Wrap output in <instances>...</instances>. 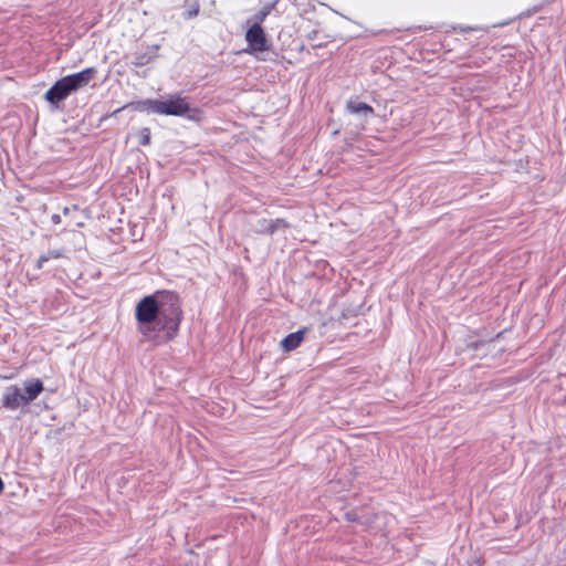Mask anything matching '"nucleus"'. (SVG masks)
Returning <instances> with one entry per match:
<instances>
[{
  "label": "nucleus",
  "mask_w": 566,
  "mask_h": 566,
  "mask_svg": "<svg viewBox=\"0 0 566 566\" xmlns=\"http://www.w3.org/2000/svg\"><path fill=\"white\" fill-rule=\"evenodd\" d=\"M263 222L266 223V226L260 232L262 234H268V235H272L280 229H287L291 227V224L282 218H277L275 220H270V221L263 220Z\"/></svg>",
  "instance_id": "obj_10"
},
{
  "label": "nucleus",
  "mask_w": 566,
  "mask_h": 566,
  "mask_svg": "<svg viewBox=\"0 0 566 566\" xmlns=\"http://www.w3.org/2000/svg\"><path fill=\"white\" fill-rule=\"evenodd\" d=\"M134 315L140 335L156 346L174 342L184 321L179 295L166 290L142 297L136 303Z\"/></svg>",
  "instance_id": "obj_1"
},
{
  "label": "nucleus",
  "mask_w": 566,
  "mask_h": 566,
  "mask_svg": "<svg viewBox=\"0 0 566 566\" xmlns=\"http://www.w3.org/2000/svg\"><path fill=\"white\" fill-rule=\"evenodd\" d=\"M272 6H265L263 7L258 13L253 15V24L261 25L262 22L266 19V17L271 13Z\"/></svg>",
  "instance_id": "obj_12"
},
{
  "label": "nucleus",
  "mask_w": 566,
  "mask_h": 566,
  "mask_svg": "<svg viewBox=\"0 0 566 566\" xmlns=\"http://www.w3.org/2000/svg\"><path fill=\"white\" fill-rule=\"evenodd\" d=\"M96 74H97L96 67L92 66V67L84 69L81 72L67 75V76H65V78L67 80L69 84L71 85V87L74 92L81 87L86 86L92 80L95 78Z\"/></svg>",
  "instance_id": "obj_6"
},
{
  "label": "nucleus",
  "mask_w": 566,
  "mask_h": 566,
  "mask_svg": "<svg viewBox=\"0 0 566 566\" xmlns=\"http://www.w3.org/2000/svg\"><path fill=\"white\" fill-rule=\"evenodd\" d=\"M308 327H304L285 336L280 343L282 350L290 353L300 347L305 338V335L308 333Z\"/></svg>",
  "instance_id": "obj_7"
},
{
  "label": "nucleus",
  "mask_w": 566,
  "mask_h": 566,
  "mask_svg": "<svg viewBox=\"0 0 566 566\" xmlns=\"http://www.w3.org/2000/svg\"><path fill=\"white\" fill-rule=\"evenodd\" d=\"M149 111L167 116H185L187 119L200 123L203 112L199 107H191L186 97L180 94L170 95L165 101L147 99L143 103Z\"/></svg>",
  "instance_id": "obj_2"
},
{
  "label": "nucleus",
  "mask_w": 566,
  "mask_h": 566,
  "mask_svg": "<svg viewBox=\"0 0 566 566\" xmlns=\"http://www.w3.org/2000/svg\"><path fill=\"white\" fill-rule=\"evenodd\" d=\"M198 13H199V6H198V4H196L192 9H190V10L187 12L186 17H187L188 19H191V18L196 17Z\"/></svg>",
  "instance_id": "obj_13"
},
{
  "label": "nucleus",
  "mask_w": 566,
  "mask_h": 566,
  "mask_svg": "<svg viewBox=\"0 0 566 566\" xmlns=\"http://www.w3.org/2000/svg\"><path fill=\"white\" fill-rule=\"evenodd\" d=\"M346 107L353 114H363L365 116L374 115V108L364 102L350 99L347 102Z\"/></svg>",
  "instance_id": "obj_9"
},
{
  "label": "nucleus",
  "mask_w": 566,
  "mask_h": 566,
  "mask_svg": "<svg viewBox=\"0 0 566 566\" xmlns=\"http://www.w3.org/2000/svg\"><path fill=\"white\" fill-rule=\"evenodd\" d=\"M46 261H49V258H48V256H44V255L40 256V259H39V265H38V266H39V268H42V264H43L44 262H46Z\"/></svg>",
  "instance_id": "obj_14"
},
{
  "label": "nucleus",
  "mask_w": 566,
  "mask_h": 566,
  "mask_svg": "<svg viewBox=\"0 0 566 566\" xmlns=\"http://www.w3.org/2000/svg\"><path fill=\"white\" fill-rule=\"evenodd\" d=\"M136 137L138 138V144L139 145L148 146L150 144V139H151L150 128H148V127L140 128L136 133Z\"/></svg>",
  "instance_id": "obj_11"
},
{
  "label": "nucleus",
  "mask_w": 566,
  "mask_h": 566,
  "mask_svg": "<svg viewBox=\"0 0 566 566\" xmlns=\"http://www.w3.org/2000/svg\"><path fill=\"white\" fill-rule=\"evenodd\" d=\"M43 390L44 386L40 379L25 381L23 397L25 398L27 403L29 405L35 400Z\"/></svg>",
  "instance_id": "obj_8"
},
{
  "label": "nucleus",
  "mask_w": 566,
  "mask_h": 566,
  "mask_svg": "<svg viewBox=\"0 0 566 566\" xmlns=\"http://www.w3.org/2000/svg\"><path fill=\"white\" fill-rule=\"evenodd\" d=\"M51 219H52V222L55 224L60 223V221H61V217L59 214H53Z\"/></svg>",
  "instance_id": "obj_15"
},
{
  "label": "nucleus",
  "mask_w": 566,
  "mask_h": 566,
  "mask_svg": "<svg viewBox=\"0 0 566 566\" xmlns=\"http://www.w3.org/2000/svg\"><path fill=\"white\" fill-rule=\"evenodd\" d=\"M244 38L248 43V48L244 50V52H248V53L265 52L270 49V42L268 40L266 33L263 30L262 25L252 24L247 30Z\"/></svg>",
  "instance_id": "obj_3"
},
{
  "label": "nucleus",
  "mask_w": 566,
  "mask_h": 566,
  "mask_svg": "<svg viewBox=\"0 0 566 566\" xmlns=\"http://www.w3.org/2000/svg\"><path fill=\"white\" fill-rule=\"evenodd\" d=\"M23 392L17 385L6 388L2 396V406L9 410H15L20 407L27 406Z\"/></svg>",
  "instance_id": "obj_5"
},
{
  "label": "nucleus",
  "mask_w": 566,
  "mask_h": 566,
  "mask_svg": "<svg viewBox=\"0 0 566 566\" xmlns=\"http://www.w3.org/2000/svg\"><path fill=\"white\" fill-rule=\"evenodd\" d=\"M72 92V87L64 76L56 81L52 87L46 91L44 97L49 103L57 105L60 102L64 101Z\"/></svg>",
  "instance_id": "obj_4"
}]
</instances>
